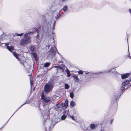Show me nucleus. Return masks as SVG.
<instances>
[{"label":"nucleus","mask_w":131,"mask_h":131,"mask_svg":"<svg viewBox=\"0 0 131 131\" xmlns=\"http://www.w3.org/2000/svg\"><path fill=\"white\" fill-rule=\"evenodd\" d=\"M50 64L49 62H46L44 64L43 66L45 67H47L49 66Z\"/></svg>","instance_id":"nucleus-12"},{"label":"nucleus","mask_w":131,"mask_h":131,"mask_svg":"<svg viewBox=\"0 0 131 131\" xmlns=\"http://www.w3.org/2000/svg\"><path fill=\"white\" fill-rule=\"evenodd\" d=\"M110 71V70H109V71H108V72H109Z\"/></svg>","instance_id":"nucleus-36"},{"label":"nucleus","mask_w":131,"mask_h":131,"mask_svg":"<svg viewBox=\"0 0 131 131\" xmlns=\"http://www.w3.org/2000/svg\"><path fill=\"white\" fill-rule=\"evenodd\" d=\"M69 112L68 110H66L64 111L63 112V113L64 114V115H67L69 113Z\"/></svg>","instance_id":"nucleus-16"},{"label":"nucleus","mask_w":131,"mask_h":131,"mask_svg":"<svg viewBox=\"0 0 131 131\" xmlns=\"http://www.w3.org/2000/svg\"><path fill=\"white\" fill-rule=\"evenodd\" d=\"M54 68H57V70L60 69V70H62V68L61 67H59L58 66H55L54 67Z\"/></svg>","instance_id":"nucleus-19"},{"label":"nucleus","mask_w":131,"mask_h":131,"mask_svg":"<svg viewBox=\"0 0 131 131\" xmlns=\"http://www.w3.org/2000/svg\"><path fill=\"white\" fill-rule=\"evenodd\" d=\"M130 83L129 81V80H126L124 82L122 83V85L123 86H125L127 85V84L129 83Z\"/></svg>","instance_id":"nucleus-9"},{"label":"nucleus","mask_w":131,"mask_h":131,"mask_svg":"<svg viewBox=\"0 0 131 131\" xmlns=\"http://www.w3.org/2000/svg\"><path fill=\"white\" fill-rule=\"evenodd\" d=\"M29 48L31 51V52H34V51L35 49V47L32 45L30 46L29 47Z\"/></svg>","instance_id":"nucleus-11"},{"label":"nucleus","mask_w":131,"mask_h":131,"mask_svg":"<svg viewBox=\"0 0 131 131\" xmlns=\"http://www.w3.org/2000/svg\"><path fill=\"white\" fill-rule=\"evenodd\" d=\"M68 102L67 100H66L65 101L64 105L62 109L64 110L66 109L68 105Z\"/></svg>","instance_id":"nucleus-7"},{"label":"nucleus","mask_w":131,"mask_h":131,"mask_svg":"<svg viewBox=\"0 0 131 131\" xmlns=\"http://www.w3.org/2000/svg\"><path fill=\"white\" fill-rule=\"evenodd\" d=\"M32 32H30L27 33L24 35V38L22 39L20 42V44L21 46H24L29 43L31 41V37L29 35L33 34Z\"/></svg>","instance_id":"nucleus-1"},{"label":"nucleus","mask_w":131,"mask_h":131,"mask_svg":"<svg viewBox=\"0 0 131 131\" xmlns=\"http://www.w3.org/2000/svg\"><path fill=\"white\" fill-rule=\"evenodd\" d=\"M5 44V46H7V49L10 51L11 52L12 50H13V46H11L10 47L9 46H7L8 45V43H6Z\"/></svg>","instance_id":"nucleus-6"},{"label":"nucleus","mask_w":131,"mask_h":131,"mask_svg":"<svg viewBox=\"0 0 131 131\" xmlns=\"http://www.w3.org/2000/svg\"><path fill=\"white\" fill-rule=\"evenodd\" d=\"M70 117H71L72 118V119L73 120H75V119H74V117L73 116H71V115H70Z\"/></svg>","instance_id":"nucleus-28"},{"label":"nucleus","mask_w":131,"mask_h":131,"mask_svg":"<svg viewBox=\"0 0 131 131\" xmlns=\"http://www.w3.org/2000/svg\"><path fill=\"white\" fill-rule=\"evenodd\" d=\"M125 89V86H122L121 88V90L123 91V90H124Z\"/></svg>","instance_id":"nucleus-27"},{"label":"nucleus","mask_w":131,"mask_h":131,"mask_svg":"<svg viewBox=\"0 0 131 131\" xmlns=\"http://www.w3.org/2000/svg\"><path fill=\"white\" fill-rule=\"evenodd\" d=\"M70 85L68 84H66L65 85V89H68L69 88Z\"/></svg>","instance_id":"nucleus-15"},{"label":"nucleus","mask_w":131,"mask_h":131,"mask_svg":"<svg viewBox=\"0 0 131 131\" xmlns=\"http://www.w3.org/2000/svg\"><path fill=\"white\" fill-rule=\"evenodd\" d=\"M75 105V103L73 101H72L70 103V105L71 106L74 107Z\"/></svg>","instance_id":"nucleus-14"},{"label":"nucleus","mask_w":131,"mask_h":131,"mask_svg":"<svg viewBox=\"0 0 131 131\" xmlns=\"http://www.w3.org/2000/svg\"><path fill=\"white\" fill-rule=\"evenodd\" d=\"M40 29L43 30V32L48 31V22L45 21L42 23V24L40 27Z\"/></svg>","instance_id":"nucleus-3"},{"label":"nucleus","mask_w":131,"mask_h":131,"mask_svg":"<svg viewBox=\"0 0 131 131\" xmlns=\"http://www.w3.org/2000/svg\"><path fill=\"white\" fill-rule=\"evenodd\" d=\"M70 96L72 98H73L74 97V94L73 92H71L70 93Z\"/></svg>","instance_id":"nucleus-23"},{"label":"nucleus","mask_w":131,"mask_h":131,"mask_svg":"<svg viewBox=\"0 0 131 131\" xmlns=\"http://www.w3.org/2000/svg\"><path fill=\"white\" fill-rule=\"evenodd\" d=\"M13 54L14 56H15L16 58L18 59V54L16 53V52H13Z\"/></svg>","instance_id":"nucleus-18"},{"label":"nucleus","mask_w":131,"mask_h":131,"mask_svg":"<svg viewBox=\"0 0 131 131\" xmlns=\"http://www.w3.org/2000/svg\"><path fill=\"white\" fill-rule=\"evenodd\" d=\"M63 103H62L61 104L59 103L57 105V106L58 108H60L63 107Z\"/></svg>","instance_id":"nucleus-10"},{"label":"nucleus","mask_w":131,"mask_h":131,"mask_svg":"<svg viewBox=\"0 0 131 131\" xmlns=\"http://www.w3.org/2000/svg\"><path fill=\"white\" fill-rule=\"evenodd\" d=\"M85 74H89V72H88V73H85Z\"/></svg>","instance_id":"nucleus-34"},{"label":"nucleus","mask_w":131,"mask_h":131,"mask_svg":"<svg viewBox=\"0 0 131 131\" xmlns=\"http://www.w3.org/2000/svg\"><path fill=\"white\" fill-rule=\"evenodd\" d=\"M113 119H112L111 120V121L110 122V123L111 124H112V122H113Z\"/></svg>","instance_id":"nucleus-30"},{"label":"nucleus","mask_w":131,"mask_h":131,"mask_svg":"<svg viewBox=\"0 0 131 131\" xmlns=\"http://www.w3.org/2000/svg\"><path fill=\"white\" fill-rule=\"evenodd\" d=\"M30 85H32L33 83L31 81H30Z\"/></svg>","instance_id":"nucleus-33"},{"label":"nucleus","mask_w":131,"mask_h":131,"mask_svg":"<svg viewBox=\"0 0 131 131\" xmlns=\"http://www.w3.org/2000/svg\"><path fill=\"white\" fill-rule=\"evenodd\" d=\"M6 124H5L4 125H3V126L0 128V129L3 128L5 126Z\"/></svg>","instance_id":"nucleus-29"},{"label":"nucleus","mask_w":131,"mask_h":131,"mask_svg":"<svg viewBox=\"0 0 131 131\" xmlns=\"http://www.w3.org/2000/svg\"><path fill=\"white\" fill-rule=\"evenodd\" d=\"M31 53L32 54V55L36 59L37 57V54L34 52H31Z\"/></svg>","instance_id":"nucleus-13"},{"label":"nucleus","mask_w":131,"mask_h":131,"mask_svg":"<svg viewBox=\"0 0 131 131\" xmlns=\"http://www.w3.org/2000/svg\"><path fill=\"white\" fill-rule=\"evenodd\" d=\"M53 85L51 83L46 84L44 87V90L45 93H48L50 92L53 88Z\"/></svg>","instance_id":"nucleus-2"},{"label":"nucleus","mask_w":131,"mask_h":131,"mask_svg":"<svg viewBox=\"0 0 131 131\" xmlns=\"http://www.w3.org/2000/svg\"><path fill=\"white\" fill-rule=\"evenodd\" d=\"M41 98L43 101L45 103L49 102L50 100V99L49 97L46 96H45L43 94L41 95Z\"/></svg>","instance_id":"nucleus-4"},{"label":"nucleus","mask_w":131,"mask_h":131,"mask_svg":"<svg viewBox=\"0 0 131 131\" xmlns=\"http://www.w3.org/2000/svg\"><path fill=\"white\" fill-rule=\"evenodd\" d=\"M73 78L76 81H77L79 80V79L78 77L76 75H74L73 76Z\"/></svg>","instance_id":"nucleus-17"},{"label":"nucleus","mask_w":131,"mask_h":131,"mask_svg":"<svg viewBox=\"0 0 131 131\" xmlns=\"http://www.w3.org/2000/svg\"><path fill=\"white\" fill-rule=\"evenodd\" d=\"M15 34L17 36H19L21 37L23 36V35L24 34L23 33H21L20 34H18L17 33V34Z\"/></svg>","instance_id":"nucleus-25"},{"label":"nucleus","mask_w":131,"mask_h":131,"mask_svg":"<svg viewBox=\"0 0 131 131\" xmlns=\"http://www.w3.org/2000/svg\"><path fill=\"white\" fill-rule=\"evenodd\" d=\"M90 127L92 129H94L95 127V125L93 124H91L90 125Z\"/></svg>","instance_id":"nucleus-22"},{"label":"nucleus","mask_w":131,"mask_h":131,"mask_svg":"<svg viewBox=\"0 0 131 131\" xmlns=\"http://www.w3.org/2000/svg\"><path fill=\"white\" fill-rule=\"evenodd\" d=\"M78 73L79 74H82L83 73V71L81 70H80L78 71Z\"/></svg>","instance_id":"nucleus-26"},{"label":"nucleus","mask_w":131,"mask_h":131,"mask_svg":"<svg viewBox=\"0 0 131 131\" xmlns=\"http://www.w3.org/2000/svg\"><path fill=\"white\" fill-rule=\"evenodd\" d=\"M45 130H46V128H45Z\"/></svg>","instance_id":"nucleus-37"},{"label":"nucleus","mask_w":131,"mask_h":131,"mask_svg":"<svg viewBox=\"0 0 131 131\" xmlns=\"http://www.w3.org/2000/svg\"><path fill=\"white\" fill-rule=\"evenodd\" d=\"M66 117V115H63L61 117L62 119L63 120H64Z\"/></svg>","instance_id":"nucleus-24"},{"label":"nucleus","mask_w":131,"mask_h":131,"mask_svg":"<svg viewBox=\"0 0 131 131\" xmlns=\"http://www.w3.org/2000/svg\"><path fill=\"white\" fill-rule=\"evenodd\" d=\"M62 1H63V2H64L66 1V0H62Z\"/></svg>","instance_id":"nucleus-35"},{"label":"nucleus","mask_w":131,"mask_h":131,"mask_svg":"<svg viewBox=\"0 0 131 131\" xmlns=\"http://www.w3.org/2000/svg\"><path fill=\"white\" fill-rule=\"evenodd\" d=\"M129 75V74L128 73H127L123 75H122L121 77L123 79H125V78H127Z\"/></svg>","instance_id":"nucleus-8"},{"label":"nucleus","mask_w":131,"mask_h":131,"mask_svg":"<svg viewBox=\"0 0 131 131\" xmlns=\"http://www.w3.org/2000/svg\"><path fill=\"white\" fill-rule=\"evenodd\" d=\"M67 7L68 6L67 5H65L63 8L62 9L64 11H66L67 10Z\"/></svg>","instance_id":"nucleus-20"},{"label":"nucleus","mask_w":131,"mask_h":131,"mask_svg":"<svg viewBox=\"0 0 131 131\" xmlns=\"http://www.w3.org/2000/svg\"><path fill=\"white\" fill-rule=\"evenodd\" d=\"M67 76L68 77H70L71 76L70 72L68 70L67 71Z\"/></svg>","instance_id":"nucleus-21"},{"label":"nucleus","mask_w":131,"mask_h":131,"mask_svg":"<svg viewBox=\"0 0 131 131\" xmlns=\"http://www.w3.org/2000/svg\"><path fill=\"white\" fill-rule=\"evenodd\" d=\"M36 37H37V39H38V38L39 37V36L38 34L36 36Z\"/></svg>","instance_id":"nucleus-31"},{"label":"nucleus","mask_w":131,"mask_h":131,"mask_svg":"<svg viewBox=\"0 0 131 131\" xmlns=\"http://www.w3.org/2000/svg\"><path fill=\"white\" fill-rule=\"evenodd\" d=\"M26 102H25L24 103V104H23V105H22L20 107H21L22 106H23V105H24L25 104H26Z\"/></svg>","instance_id":"nucleus-32"},{"label":"nucleus","mask_w":131,"mask_h":131,"mask_svg":"<svg viewBox=\"0 0 131 131\" xmlns=\"http://www.w3.org/2000/svg\"><path fill=\"white\" fill-rule=\"evenodd\" d=\"M23 65L25 67L27 70L31 72L32 71V69L31 66L27 64L26 62L23 63Z\"/></svg>","instance_id":"nucleus-5"}]
</instances>
